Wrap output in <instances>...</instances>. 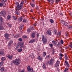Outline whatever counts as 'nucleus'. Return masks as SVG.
I'll use <instances>...</instances> for the list:
<instances>
[{
  "label": "nucleus",
  "instance_id": "obj_1",
  "mask_svg": "<svg viewBox=\"0 0 72 72\" xmlns=\"http://www.w3.org/2000/svg\"><path fill=\"white\" fill-rule=\"evenodd\" d=\"M24 3V2L23 1H22L19 5L17 6L16 8V12H18L19 10H21L22 8L23 7V3Z\"/></svg>",
  "mask_w": 72,
  "mask_h": 72
},
{
  "label": "nucleus",
  "instance_id": "obj_2",
  "mask_svg": "<svg viewBox=\"0 0 72 72\" xmlns=\"http://www.w3.org/2000/svg\"><path fill=\"white\" fill-rule=\"evenodd\" d=\"M13 63L14 65L17 66V65H18L20 63H21V60L19 58L14 60L13 61Z\"/></svg>",
  "mask_w": 72,
  "mask_h": 72
},
{
  "label": "nucleus",
  "instance_id": "obj_3",
  "mask_svg": "<svg viewBox=\"0 0 72 72\" xmlns=\"http://www.w3.org/2000/svg\"><path fill=\"white\" fill-rule=\"evenodd\" d=\"M54 59L51 58L50 60H49L48 62H47V65H48V64L50 66H52L54 64Z\"/></svg>",
  "mask_w": 72,
  "mask_h": 72
},
{
  "label": "nucleus",
  "instance_id": "obj_4",
  "mask_svg": "<svg viewBox=\"0 0 72 72\" xmlns=\"http://www.w3.org/2000/svg\"><path fill=\"white\" fill-rule=\"evenodd\" d=\"M42 37L43 41V44H46V42H47V40L45 38V37L43 35H42Z\"/></svg>",
  "mask_w": 72,
  "mask_h": 72
},
{
  "label": "nucleus",
  "instance_id": "obj_5",
  "mask_svg": "<svg viewBox=\"0 0 72 72\" xmlns=\"http://www.w3.org/2000/svg\"><path fill=\"white\" fill-rule=\"evenodd\" d=\"M61 23H62V24H64V25L65 26H67L68 25V23H67V22L63 20L61 21Z\"/></svg>",
  "mask_w": 72,
  "mask_h": 72
},
{
  "label": "nucleus",
  "instance_id": "obj_6",
  "mask_svg": "<svg viewBox=\"0 0 72 72\" xmlns=\"http://www.w3.org/2000/svg\"><path fill=\"white\" fill-rule=\"evenodd\" d=\"M0 13L1 15H5V14H6V12L4 11H1V12Z\"/></svg>",
  "mask_w": 72,
  "mask_h": 72
},
{
  "label": "nucleus",
  "instance_id": "obj_7",
  "mask_svg": "<svg viewBox=\"0 0 72 72\" xmlns=\"http://www.w3.org/2000/svg\"><path fill=\"white\" fill-rule=\"evenodd\" d=\"M46 33L47 34L49 35H50L51 34V32L50 30H48Z\"/></svg>",
  "mask_w": 72,
  "mask_h": 72
},
{
  "label": "nucleus",
  "instance_id": "obj_8",
  "mask_svg": "<svg viewBox=\"0 0 72 72\" xmlns=\"http://www.w3.org/2000/svg\"><path fill=\"white\" fill-rule=\"evenodd\" d=\"M3 23V20L1 17H0V25H2Z\"/></svg>",
  "mask_w": 72,
  "mask_h": 72
},
{
  "label": "nucleus",
  "instance_id": "obj_9",
  "mask_svg": "<svg viewBox=\"0 0 72 72\" xmlns=\"http://www.w3.org/2000/svg\"><path fill=\"white\" fill-rule=\"evenodd\" d=\"M59 62L58 61V60H57V61L56 63V64L55 66V67H58V66H59Z\"/></svg>",
  "mask_w": 72,
  "mask_h": 72
},
{
  "label": "nucleus",
  "instance_id": "obj_10",
  "mask_svg": "<svg viewBox=\"0 0 72 72\" xmlns=\"http://www.w3.org/2000/svg\"><path fill=\"white\" fill-rule=\"evenodd\" d=\"M27 69L28 71L31 72V71H32V68H30V66H29L28 67Z\"/></svg>",
  "mask_w": 72,
  "mask_h": 72
},
{
  "label": "nucleus",
  "instance_id": "obj_11",
  "mask_svg": "<svg viewBox=\"0 0 72 72\" xmlns=\"http://www.w3.org/2000/svg\"><path fill=\"white\" fill-rule=\"evenodd\" d=\"M64 64L66 67H69V65L68 64V62H67V61H66L64 62Z\"/></svg>",
  "mask_w": 72,
  "mask_h": 72
},
{
  "label": "nucleus",
  "instance_id": "obj_12",
  "mask_svg": "<svg viewBox=\"0 0 72 72\" xmlns=\"http://www.w3.org/2000/svg\"><path fill=\"white\" fill-rule=\"evenodd\" d=\"M57 37H58V38H59V37H60V36H61V32H58L57 33Z\"/></svg>",
  "mask_w": 72,
  "mask_h": 72
},
{
  "label": "nucleus",
  "instance_id": "obj_13",
  "mask_svg": "<svg viewBox=\"0 0 72 72\" xmlns=\"http://www.w3.org/2000/svg\"><path fill=\"white\" fill-rule=\"evenodd\" d=\"M20 44H21V42H18L17 45L16 46V49H18L19 47H20Z\"/></svg>",
  "mask_w": 72,
  "mask_h": 72
},
{
  "label": "nucleus",
  "instance_id": "obj_14",
  "mask_svg": "<svg viewBox=\"0 0 72 72\" xmlns=\"http://www.w3.org/2000/svg\"><path fill=\"white\" fill-rule=\"evenodd\" d=\"M20 48L21 49V48H24L23 46V42H20Z\"/></svg>",
  "mask_w": 72,
  "mask_h": 72
},
{
  "label": "nucleus",
  "instance_id": "obj_15",
  "mask_svg": "<svg viewBox=\"0 0 72 72\" xmlns=\"http://www.w3.org/2000/svg\"><path fill=\"white\" fill-rule=\"evenodd\" d=\"M7 19L8 20H9L10 19L12 18V16L10 15H8L7 16Z\"/></svg>",
  "mask_w": 72,
  "mask_h": 72
},
{
  "label": "nucleus",
  "instance_id": "obj_16",
  "mask_svg": "<svg viewBox=\"0 0 72 72\" xmlns=\"http://www.w3.org/2000/svg\"><path fill=\"white\" fill-rule=\"evenodd\" d=\"M7 57L8 58V59H11L13 58V56L12 55H9L7 56Z\"/></svg>",
  "mask_w": 72,
  "mask_h": 72
},
{
  "label": "nucleus",
  "instance_id": "obj_17",
  "mask_svg": "<svg viewBox=\"0 0 72 72\" xmlns=\"http://www.w3.org/2000/svg\"><path fill=\"white\" fill-rule=\"evenodd\" d=\"M4 35L5 37H6V38H8V37H9V35L7 33H6Z\"/></svg>",
  "mask_w": 72,
  "mask_h": 72
},
{
  "label": "nucleus",
  "instance_id": "obj_18",
  "mask_svg": "<svg viewBox=\"0 0 72 72\" xmlns=\"http://www.w3.org/2000/svg\"><path fill=\"white\" fill-rule=\"evenodd\" d=\"M35 42V40L34 39H32L29 42V43H33V42Z\"/></svg>",
  "mask_w": 72,
  "mask_h": 72
},
{
  "label": "nucleus",
  "instance_id": "obj_19",
  "mask_svg": "<svg viewBox=\"0 0 72 72\" xmlns=\"http://www.w3.org/2000/svg\"><path fill=\"white\" fill-rule=\"evenodd\" d=\"M23 19L22 18V17H20L18 19V21L19 22H22Z\"/></svg>",
  "mask_w": 72,
  "mask_h": 72
},
{
  "label": "nucleus",
  "instance_id": "obj_20",
  "mask_svg": "<svg viewBox=\"0 0 72 72\" xmlns=\"http://www.w3.org/2000/svg\"><path fill=\"white\" fill-rule=\"evenodd\" d=\"M52 43L53 44V45H56V44H57V42L56 41L53 40L52 41Z\"/></svg>",
  "mask_w": 72,
  "mask_h": 72
},
{
  "label": "nucleus",
  "instance_id": "obj_21",
  "mask_svg": "<svg viewBox=\"0 0 72 72\" xmlns=\"http://www.w3.org/2000/svg\"><path fill=\"white\" fill-rule=\"evenodd\" d=\"M53 33L56 35L57 33V30L55 29L53 31Z\"/></svg>",
  "mask_w": 72,
  "mask_h": 72
},
{
  "label": "nucleus",
  "instance_id": "obj_22",
  "mask_svg": "<svg viewBox=\"0 0 72 72\" xmlns=\"http://www.w3.org/2000/svg\"><path fill=\"white\" fill-rule=\"evenodd\" d=\"M3 30H4V28L3 27V26H0V31Z\"/></svg>",
  "mask_w": 72,
  "mask_h": 72
},
{
  "label": "nucleus",
  "instance_id": "obj_23",
  "mask_svg": "<svg viewBox=\"0 0 72 72\" xmlns=\"http://www.w3.org/2000/svg\"><path fill=\"white\" fill-rule=\"evenodd\" d=\"M30 5L32 6V7H34V6H35V4L32 2H31L30 3Z\"/></svg>",
  "mask_w": 72,
  "mask_h": 72
},
{
  "label": "nucleus",
  "instance_id": "obj_24",
  "mask_svg": "<svg viewBox=\"0 0 72 72\" xmlns=\"http://www.w3.org/2000/svg\"><path fill=\"white\" fill-rule=\"evenodd\" d=\"M12 18H13V19H14V20H17V19H18V18L14 16H13L12 17Z\"/></svg>",
  "mask_w": 72,
  "mask_h": 72
},
{
  "label": "nucleus",
  "instance_id": "obj_25",
  "mask_svg": "<svg viewBox=\"0 0 72 72\" xmlns=\"http://www.w3.org/2000/svg\"><path fill=\"white\" fill-rule=\"evenodd\" d=\"M23 29V26L22 25H21L20 27V30H22Z\"/></svg>",
  "mask_w": 72,
  "mask_h": 72
},
{
  "label": "nucleus",
  "instance_id": "obj_26",
  "mask_svg": "<svg viewBox=\"0 0 72 72\" xmlns=\"http://www.w3.org/2000/svg\"><path fill=\"white\" fill-rule=\"evenodd\" d=\"M42 67L44 69H46V66H45V65L44 64H43V66H42Z\"/></svg>",
  "mask_w": 72,
  "mask_h": 72
},
{
  "label": "nucleus",
  "instance_id": "obj_27",
  "mask_svg": "<svg viewBox=\"0 0 72 72\" xmlns=\"http://www.w3.org/2000/svg\"><path fill=\"white\" fill-rule=\"evenodd\" d=\"M4 64V62L3 61H1L0 62V66L1 67L3 65V64Z\"/></svg>",
  "mask_w": 72,
  "mask_h": 72
},
{
  "label": "nucleus",
  "instance_id": "obj_28",
  "mask_svg": "<svg viewBox=\"0 0 72 72\" xmlns=\"http://www.w3.org/2000/svg\"><path fill=\"white\" fill-rule=\"evenodd\" d=\"M15 5L17 6H18L19 5V3L17 2H16L15 3Z\"/></svg>",
  "mask_w": 72,
  "mask_h": 72
},
{
  "label": "nucleus",
  "instance_id": "obj_29",
  "mask_svg": "<svg viewBox=\"0 0 72 72\" xmlns=\"http://www.w3.org/2000/svg\"><path fill=\"white\" fill-rule=\"evenodd\" d=\"M32 37L33 38L35 37V33H33L32 35Z\"/></svg>",
  "mask_w": 72,
  "mask_h": 72
},
{
  "label": "nucleus",
  "instance_id": "obj_30",
  "mask_svg": "<svg viewBox=\"0 0 72 72\" xmlns=\"http://www.w3.org/2000/svg\"><path fill=\"white\" fill-rule=\"evenodd\" d=\"M0 56H4L5 55V54L4 53H0Z\"/></svg>",
  "mask_w": 72,
  "mask_h": 72
},
{
  "label": "nucleus",
  "instance_id": "obj_31",
  "mask_svg": "<svg viewBox=\"0 0 72 72\" xmlns=\"http://www.w3.org/2000/svg\"><path fill=\"white\" fill-rule=\"evenodd\" d=\"M22 51V49H19L17 50V51L18 52H21Z\"/></svg>",
  "mask_w": 72,
  "mask_h": 72
},
{
  "label": "nucleus",
  "instance_id": "obj_32",
  "mask_svg": "<svg viewBox=\"0 0 72 72\" xmlns=\"http://www.w3.org/2000/svg\"><path fill=\"white\" fill-rule=\"evenodd\" d=\"M46 58L47 59H49L50 58V55H48V56H47Z\"/></svg>",
  "mask_w": 72,
  "mask_h": 72
},
{
  "label": "nucleus",
  "instance_id": "obj_33",
  "mask_svg": "<svg viewBox=\"0 0 72 72\" xmlns=\"http://www.w3.org/2000/svg\"><path fill=\"white\" fill-rule=\"evenodd\" d=\"M4 71V67H2L1 69V72H3Z\"/></svg>",
  "mask_w": 72,
  "mask_h": 72
},
{
  "label": "nucleus",
  "instance_id": "obj_34",
  "mask_svg": "<svg viewBox=\"0 0 72 72\" xmlns=\"http://www.w3.org/2000/svg\"><path fill=\"white\" fill-rule=\"evenodd\" d=\"M50 21L51 23H54V21L52 19H50Z\"/></svg>",
  "mask_w": 72,
  "mask_h": 72
},
{
  "label": "nucleus",
  "instance_id": "obj_35",
  "mask_svg": "<svg viewBox=\"0 0 72 72\" xmlns=\"http://www.w3.org/2000/svg\"><path fill=\"white\" fill-rule=\"evenodd\" d=\"M67 71H68V68H65V70H64V72H67Z\"/></svg>",
  "mask_w": 72,
  "mask_h": 72
},
{
  "label": "nucleus",
  "instance_id": "obj_36",
  "mask_svg": "<svg viewBox=\"0 0 72 72\" xmlns=\"http://www.w3.org/2000/svg\"><path fill=\"white\" fill-rule=\"evenodd\" d=\"M46 55V52H43V56L44 57H45V56Z\"/></svg>",
  "mask_w": 72,
  "mask_h": 72
},
{
  "label": "nucleus",
  "instance_id": "obj_37",
  "mask_svg": "<svg viewBox=\"0 0 72 72\" xmlns=\"http://www.w3.org/2000/svg\"><path fill=\"white\" fill-rule=\"evenodd\" d=\"M2 3H0V6L2 7L3 6V2L2 1Z\"/></svg>",
  "mask_w": 72,
  "mask_h": 72
},
{
  "label": "nucleus",
  "instance_id": "obj_38",
  "mask_svg": "<svg viewBox=\"0 0 72 72\" xmlns=\"http://www.w3.org/2000/svg\"><path fill=\"white\" fill-rule=\"evenodd\" d=\"M2 1L3 2V5H4V6H5V5H6V4H5V1H3V0Z\"/></svg>",
  "mask_w": 72,
  "mask_h": 72
},
{
  "label": "nucleus",
  "instance_id": "obj_39",
  "mask_svg": "<svg viewBox=\"0 0 72 72\" xmlns=\"http://www.w3.org/2000/svg\"><path fill=\"white\" fill-rule=\"evenodd\" d=\"M1 59L2 60H5V58L4 57H3L1 58Z\"/></svg>",
  "mask_w": 72,
  "mask_h": 72
},
{
  "label": "nucleus",
  "instance_id": "obj_40",
  "mask_svg": "<svg viewBox=\"0 0 72 72\" xmlns=\"http://www.w3.org/2000/svg\"><path fill=\"white\" fill-rule=\"evenodd\" d=\"M23 22H24V23H26L27 22V20L26 19H24L22 21Z\"/></svg>",
  "mask_w": 72,
  "mask_h": 72
},
{
  "label": "nucleus",
  "instance_id": "obj_41",
  "mask_svg": "<svg viewBox=\"0 0 72 72\" xmlns=\"http://www.w3.org/2000/svg\"><path fill=\"white\" fill-rule=\"evenodd\" d=\"M49 46H50L51 48H52L53 46V45L52 44H49Z\"/></svg>",
  "mask_w": 72,
  "mask_h": 72
},
{
  "label": "nucleus",
  "instance_id": "obj_42",
  "mask_svg": "<svg viewBox=\"0 0 72 72\" xmlns=\"http://www.w3.org/2000/svg\"><path fill=\"white\" fill-rule=\"evenodd\" d=\"M27 31L28 32H31V30H30V29H28V30H27Z\"/></svg>",
  "mask_w": 72,
  "mask_h": 72
},
{
  "label": "nucleus",
  "instance_id": "obj_43",
  "mask_svg": "<svg viewBox=\"0 0 72 72\" xmlns=\"http://www.w3.org/2000/svg\"><path fill=\"white\" fill-rule=\"evenodd\" d=\"M38 59H39V60H42V59H41L40 56H39L38 57Z\"/></svg>",
  "mask_w": 72,
  "mask_h": 72
},
{
  "label": "nucleus",
  "instance_id": "obj_44",
  "mask_svg": "<svg viewBox=\"0 0 72 72\" xmlns=\"http://www.w3.org/2000/svg\"><path fill=\"white\" fill-rule=\"evenodd\" d=\"M60 42L62 44H63V43H64V42H63V41L62 40H60Z\"/></svg>",
  "mask_w": 72,
  "mask_h": 72
},
{
  "label": "nucleus",
  "instance_id": "obj_45",
  "mask_svg": "<svg viewBox=\"0 0 72 72\" xmlns=\"http://www.w3.org/2000/svg\"><path fill=\"white\" fill-rule=\"evenodd\" d=\"M19 40L21 42L22 41V38H20L19 39Z\"/></svg>",
  "mask_w": 72,
  "mask_h": 72
},
{
  "label": "nucleus",
  "instance_id": "obj_46",
  "mask_svg": "<svg viewBox=\"0 0 72 72\" xmlns=\"http://www.w3.org/2000/svg\"><path fill=\"white\" fill-rule=\"evenodd\" d=\"M22 38H23L24 39H25L27 38V36H22Z\"/></svg>",
  "mask_w": 72,
  "mask_h": 72
},
{
  "label": "nucleus",
  "instance_id": "obj_47",
  "mask_svg": "<svg viewBox=\"0 0 72 72\" xmlns=\"http://www.w3.org/2000/svg\"><path fill=\"white\" fill-rule=\"evenodd\" d=\"M7 24L8 26H9V27H11L12 26V25H11V24H10L9 23H8Z\"/></svg>",
  "mask_w": 72,
  "mask_h": 72
},
{
  "label": "nucleus",
  "instance_id": "obj_48",
  "mask_svg": "<svg viewBox=\"0 0 72 72\" xmlns=\"http://www.w3.org/2000/svg\"><path fill=\"white\" fill-rule=\"evenodd\" d=\"M32 58H35V56H34V55H32Z\"/></svg>",
  "mask_w": 72,
  "mask_h": 72
},
{
  "label": "nucleus",
  "instance_id": "obj_49",
  "mask_svg": "<svg viewBox=\"0 0 72 72\" xmlns=\"http://www.w3.org/2000/svg\"><path fill=\"white\" fill-rule=\"evenodd\" d=\"M15 14L16 15H19V13L16 12Z\"/></svg>",
  "mask_w": 72,
  "mask_h": 72
},
{
  "label": "nucleus",
  "instance_id": "obj_50",
  "mask_svg": "<svg viewBox=\"0 0 72 72\" xmlns=\"http://www.w3.org/2000/svg\"><path fill=\"white\" fill-rule=\"evenodd\" d=\"M58 45H62V44H61V43H60V42H58Z\"/></svg>",
  "mask_w": 72,
  "mask_h": 72
},
{
  "label": "nucleus",
  "instance_id": "obj_51",
  "mask_svg": "<svg viewBox=\"0 0 72 72\" xmlns=\"http://www.w3.org/2000/svg\"><path fill=\"white\" fill-rule=\"evenodd\" d=\"M55 52V51H54V50H53V52H52V54H54Z\"/></svg>",
  "mask_w": 72,
  "mask_h": 72
},
{
  "label": "nucleus",
  "instance_id": "obj_52",
  "mask_svg": "<svg viewBox=\"0 0 72 72\" xmlns=\"http://www.w3.org/2000/svg\"><path fill=\"white\" fill-rule=\"evenodd\" d=\"M65 58L66 60L68 59V58L67 57V56L66 57H65Z\"/></svg>",
  "mask_w": 72,
  "mask_h": 72
},
{
  "label": "nucleus",
  "instance_id": "obj_53",
  "mask_svg": "<svg viewBox=\"0 0 72 72\" xmlns=\"http://www.w3.org/2000/svg\"><path fill=\"white\" fill-rule=\"evenodd\" d=\"M69 46L70 48H72V44L71 45H69Z\"/></svg>",
  "mask_w": 72,
  "mask_h": 72
},
{
  "label": "nucleus",
  "instance_id": "obj_54",
  "mask_svg": "<svg viewBox=\"0 0 72 72\" xmlns=\"http://www.w3.org/2000/svg\"><path fill=\"white\" fill-rule=\"evenodd\" d=\"M59 59L60 60H61V59H62V57H59Z\"/></svg>",
  "mask_w": 72,
  "mask_h": 72
},
{
  "label": "nucleus",
  "instance_id": "obj_55",
  "mask_svg": "<svg viewBox=\"0 0 72 72\" xmlns=\"http://www.w3.org/2000/svg\"><path fill=\"white\" fill-rule=\"evenodd\" d=\"M60 57H63V54H60Z\"/></svg>",
  "mask_w": 72,
  "mask_h": 72
},
{
  "label": "nucleus",
  "instance_id": "obj_56",
  "mask_svg": "<svg viewBox=\"0 0 72 72\" xmlns=\"http://www.w3.org/2000/svg\"><path fill=\"white\" fill-rule=\"evenodd\" d=\"M56 1V2H57V3H58L59 1V0H55Z\"/></svg>",
  "mask_w": 72,
  "mask_h": 72
},
{
  "label": "nucleus",
  "instance_id": "obj_57",
  "mask_svg": "<svg viewBox=\"0 0 72 72\" xmlns=\"http://www.w3.org/2000/svg\"><path fill=\"white\" fill-rule=\"evenodd\" d=\"M31 72H35V71L33 70V69L32 68V71H31Z\"/></svg>",
  "mask_w": 72,
  "mask_h": 72
},
{
  "label": "nucleus",
  "instance_id": "obj_58",
  "mask_svg": "<svg viewBox=\"0 0 72 72\" xmlns=\"http://www.w3.org/2000/svg\"><path fill=\"white\" fill-rule=\"evenodd\" d=\"M30 11L31 12H33V10H30Z\"/></svg>",
  "mask_w": 72,
  "mask_h": 72
},
{
  "label": "nucleus",
  "instance_id": "obj_59",
  "mask_svg": "<svg viewBox=\"0 0 72 72\" xmlns=\"http://www.w3.org/2000/svg\"><path fill=\"white\" fill-rule=\"evenodd\" d=\"M53 3H54V1L53 0H52L51 1V3H52V4H53Z\"/></svg>",
  "mask_w": 72,
  "mask_h": 72
},
{
  "label": "nucleus",
  "instance_id": "obj_60",
  "mask_svg": "<svg viewBox=\"0 0 72 72\" xmlns=\"http://www.w3.org/2000/svg\"><path fill=\"white\" fill-rule=\"evenodd\" d=\"M2 1H7V0H2Z\"/></svg>",
  "mask_w": 72,
  "mask_h": 72
},
{
  "label": "nucleus",
  "instance_id": "obj_61",
  "mask_svg": "<svg viewBox=\"0 0 72 72\" xmlns=\"http://www.w3.org/2000/svg\"><path fill=\"white\" fill-rule=\"evenodd\" d=\"M48 1V2H50L51 0H47Z\"/></svg>",
  "mask_w": 72,
  "mask_h": 72
},
{
  "label": "nucleus",
  "instance_id": "obj_62",
  "mask_svg": "<svg viewBox=\"0 0 72 72\" xmlns=\"http://www.w3.org/2000/svg\"><path fill=\"white\" fill-rule=\"evenodd\" d=\"M24 70H22L21 71V72H24Z\"/></svg>",
  "mask_w": 72,
  "mask_h": 72
},
{
  "label": "nucleus",
  "instance_id": "obj_63",
  "mask_svg": "<svg viewBox=\"0 0 72 72\" xmlns=\"http://www.w3.org/2000/svg\"><path fill=\"white\" fill-rule=\"evenodd\" d=\"M60 15H63V14H62V13H61L60 14Z\"/></svg>",
  "mask_w": 72,
  "mask_h": 72
},
{
  "label": "nucleus",
  "instance_id": "obj_64",
  "mask_svg": "<svg viewBox=\"0 0 72 72\" xmlns=\"http://www.w3.org/2000/svg\"><path fill=\"white\" fill-rule=\"evenodd\" d=\"M9 39H10V38L8 37L7 38V40H9Z\"/></svg>",
  "mask_w": 72,
  "mask_h": 72
}]
</instances>
